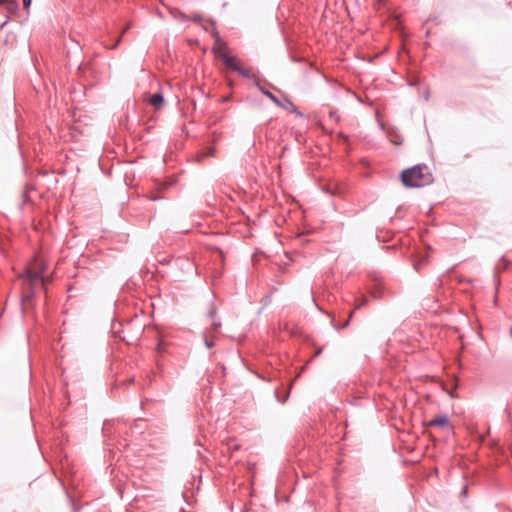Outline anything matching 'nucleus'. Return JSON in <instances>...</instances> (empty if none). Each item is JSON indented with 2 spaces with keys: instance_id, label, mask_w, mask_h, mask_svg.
Masks as SVG:
<instances>
[{
  "instance_id": "1",
  "label": "nucleus",
  "mask_w": 512,
  "mask_h": 512,
  "mask_svg": "<svg viewBox=\"0 0 512 512\" xmlns=\"http://www.w3.org/2000/svg\"><path fill=\"white\" fill-rule=\"evenodd\" d=\"M401 181L407 188H420L431 184L433 178L426 165H416L401 173Z\"/></svg>"
},
{
  "instance_id": "2",
  "label": "nucleus",
  "mask_w": 512,
  "mask_h": 512,
  "mask_svg": "<svg viewBox=\"0 0 512 512\" xmlns=\"http://www.w3.org/2000/svg\"><path fill=\"white\" fill-rule=\"evenodd\" d=\"M46 264L41 258H35L34 261L26 267L25 270V282L33 287L34 285L41 283L44 285L47 279L42 277L45 272Z\"/></svg>"
},
{
  "instance_id": "3",
  "label": "nucleus",
  "mask_w": 512,
  "mask_h": 512,
  "mask_svg": "<svg viewBox=\"0 0 512 512\" xmlns=\"http://www.w3.org/2000/svg\"><path fill=\"white\" fill-rule=\"evenodd\" d=\"M222 61L228 68L240 73L244 77L251 78L253 76L251 70L243 67L239 60L233 56L223 55Z\"/></svg>"
},
{
  "instance_id": "4",
  "label": "nucleus",
  "mask_w": 512,
  "mask_h": 512,
  "mask_svg": "<svg viewBox=\"0 0 512 512\" xmlns=\"http://www.w3.org/2000/svg\"><path fill=\"white\" fill-rule=\"evenodd\" d=\"M427 426L438 427L447 433L451 432V430H452V426L449 422V419L445 415H439V416L434 417L427 423Z\"/></svg>"
},
{
  "instance_id": "5",
  "label": "nucleus",
  "mask_w": 512,
  "mask_h": 512,
  "mask_svg": "<svg viewBox=\"0 0 512 512\" xmlns=\"http://www.w3.org/2000/svg\"><path fill=\"white\" fill-rule=\"evenodd\" d=\"M148 102L154 108L159 109L162 106L163 102H164V98H163L162 93H155V94H153L152 96H150Z\"/></svg>"
},
{
  "instance_id": "6",
  "label": "nucleus",
  "mask_w": 512,
  "mask_h": 512,
  "mask_svg": "<svg viewBox=\"0 0 512 512\" xmlns=\"http://www.w3.org/2000/svg\"><path fill=\"white\" fill-rule=\"evenodd\" d=\"M214 52H215L216 56L219 57L221 60H223V55H229L228 48H227L226 44H224V43H218L214 47Z\"/></svg>"
},
{
  "instance_id": "7",
  "label": "nucleus",
  "mask_w": 512,
  "mask_h": 512,
  "mask_svg": "<svg viewBox=\"0 0 512 512\" xmlns=\"http://www.w3.org/2000/svg\"><path fill=\"white\" fill-rule=\"evenodd\" d=\"M262 92L270 98L275 104L280 105L279 100L269 91L262 90Z\"/></svg>"
},
{
  "instance_id": "8",
  "label": "nucleus",
  "mask_w": 512,
  "mask_h": 512,
  "mask_svg": "<svg viewBox=\"0 0 512 512\" xmlns=\"http://www.w3.org/2000/svg\"><path fill=\"white\" fill-rule=\"evenodd\" d=\"M227 446H228L229 450H233L234 451V450H238L239 449V445L236 444L234 440H229L227 442Z\"/></svg>"
},
{
  "instance_id": "9",
  "label": "nucleus",
  "mask_w": 512,
  "mask_h": 512,
  "mask_svg": "<svg viewBox=\"0 0 512 512\" xmlns=\"http://www.w3.org/2000/svg\"><path fill=\"white\" fill-rule=\"evenodd\" d=\"M129 28H130V24H127L126 27L123 29L120 36H122ZM120 39H121V37L118 38L117 42L115 43V45L112 48H115L118 45V43L120 42Z\"/></svg>"
},
{
  "instance_id": "10",
  "label": "nucleus",
  "mask_w": 512,
  "mask_h": 512,
  "mask_svg": "<svg viewBox=\"0 0 512 512\" xmlns=\"http://www.w3.org/2000/svg\"><path fill=\"white\" fill-rule=\"evenodd\" d=\"M425 262H426V259L423 258L417 264H415L414 266H415L416 269H419L421 265L425 264Z\"/></svg>"
},
{
  "instance_id": "11",
  "label": "nucleus",
  "mask_w": 512,
  "mask_h": 512,
  "mask_svg": "<svg viewBox=\"0 0 512 512\" xmlns=\"http://www.w3.org/2000/svg\"><path fill=\"white\" fill-rule=\"evenodd\" d=\"M366 302H367V299H366V298H362V300L360 301V303H358V304L356 305V307H355V308H356V309L360 308L361 306L365 305V304H366Z\"/></svg>"
},
{
  "instance_id": "12",
  "label": "nucleus",
  "mask_w": 512,
  "mask_h": 512,
  "mask_svg": "<svg viewBox=\"0 0 512 512\" xmlns=\"http://www.w3.org/2000/svg\"><path fill=\"white\" fill-rule=\"evenodd\" d=\"M220 326H221V324H220V323H216V322H214V323L212 324V327H213V330H214V331H217V330L219 329V327H220Z\"/></svg>"
},
{
  "instance_id": "13",
  "label": "nucleus",
  "mask_w": 512,
  "mask_h": 512,
  "mask_svg": "<svg viewBox=\"0 0 512 512\" xmlns=\"http://www.w3.org/2000/svg\"><path fill=\"white\" fill-rule=\"evenodd\" d=\"M31 0H23V4L25 8H28L30 6Z\"/></svg>"
},
{
  "instance_id": "14",
  "label": "nucleus",
  "mask_w": 512,
  "mask_h": 512,
  "mask_svg": "<svg viewBox=\"0 0 512 512\" xmlns=\"http://www.w3.org/2000/svg\"><path fill=\"white\" fill-rule=\"evenodd\" d=\"M205 343H206V346H207L208 348H210V347L212 346V343H211V342H209L208 340H205Z\"/></svg>"
},
{
  "instance_id": "15",
  "label": "nucleus",
  "mask_w": 512,
  "mask_h": 512,
  "mask_svg": "<svg viewBox=\"0 0 512 512\" xmlns=\"http://www.w3.org/2000/svg\"><path fill=\"white\" fill-rule=\"evenodd\" d=\"M510 335H511V337H512V328L510 329Z\"/></svg>"
}]
</instances>
